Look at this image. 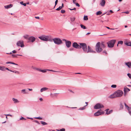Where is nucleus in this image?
I'll return each instance as SVG.
<instances>
[{
	"instance_id": "393cba45",
	"label": "nucleus",
	"mask_w": 131,
	"mask_h": 131,
	"mask_svg": "<svg viewBox=\"0 0 131 131\" xmlns=\"http://www.w3.org/2000/svg\"><path fill=\"white\" fill-rule=\"evenodd\" d=\"M125 44L127 46H131V42H126L125 43Z\"/></svg>"
},
{
	"instance_id": "3c124183",
	"label": "nucleus",
	"mask_w": 131,
	"mask_h": 131,
	"mask_svg": "<svg viewBox=\"0 0 131 131\" xmlns=\"http://www.w3.org/2000/svg\"><path fill=\"white\" fill-rule=\"evenodd\" d=\"M20 120H26V118H24V117H21V118H20Z\"/></svg>"
},
{
	"instance_id": "20e7f679",
	"label": "nucleus",
	"mask_w": 131,
	"mask_h": 131,
	"mask_svg": "<svg viewBox=\"0 0 131 131\" xmlns=\"http://www.w3.org/2000/svg\"><path fill=\"white\" fill-rule=\"evenodd\" d=\"M79 44L83 51L85 52H87V46L86 44L84 43H80Z\"/></svg>"
},
{
	"instance_id": "9d476101",
	"label": "nucleus",
	"mask_w": 131,
	"mask_h": 131,
	"mask_svg": "<svg viewBox=\"0 0 131 131\" xmlns=\"http://www.w3.org/2000/svg\"><path fill=\"white\" fill-rule=\"evenodd\" d=\"M35 38L34 36L30 37L28 38V40H29L28 42H33L35 41Z\"/></svg>"
},
{
	"instance_id": "a18cd8bd",
	"label": "nucleus",
	"mask_w": 131,
	"mask_h": 131,
	"mask_svg": "<svg viewBox=\"0 0 131 131\" xmlns=\"http://www.w3.org/2000/svg\"><path fill=\"white\" fill-rule=\"evenodd\" d=\"M123 43V42L122 41H119L118 42V44H121L122 45Z\"/></svg>"
},
{
	"instance_id": "f257e3e1",
	"label": "nucleus",
	"mask_w": 131,
	"mask_h": 131,
	"mask_svg": "<svg viewBox=\"0 0 131 131\" xmlns=\"http://www.w3.org/2000/svg\"><path fill=\"white\" fill-rule=\"evenodd\" d=\"M115 42L116 40H112L108 41L107 42L108 47L110 48L113 47Z\"/></svg>"
},
{
	"instance_id": "1a4fd4ad",
	"label": "nucleus",
	"mask_w": 131,
	"mask_h": 131,
	"mask_svg": "<svg viewBox=\"0 0 131 131\" xmlns=\"http://www.w3.org/2000/svg\"><path fill=\"white\" fill-rule=\"evenodd\" d=\"M17 46H20L21 47H24V46L23 44V41H18L17 43Z\"/></svg>"
},
{
	"instance_id": "bf43d9fd",
	"label": "nucleus",
	"mask_w": 131,
	"mask_h": 131,
	"mask_svg": "<svg viewBox=\"0 0 131 131\" xmlns=\"http://www.w3.org/2000/svg\"><path fill=\"white\" fill-rule=\"evenodd\" d=\"M76 0H73V2L74 4L75 3V2H76Z\"/></svg>"
},
{
	"instance_id": "8fccbe9b",
	"label": "nucleus",
	"mask_w": 131,
	"mask_h": 131,
	"mask_svg": "<svg viewBox=\"0 0 131 131\" xmlns=\"http://www.w3.org/2000/svg\"><path fill=\"white\" fill-rule=\"evenodd\" d=\"M127 75L130 78H131V74H130L128 73L127 74Z\"/></svg>"
},
{
	"instance_id": "cd10ccee",
	"label": "nucleus",
	"mask_w": 131,
	"mask_h": 131,
	"mask_svg": "<svg viewBox=\"0 0 131 131\" xmlns=\"http://www.w3.org/2000/svg\"><path fill=\"white\" fill-rule=\"evenodd\" d=\"M40 122L41 124L43 125H47L48 124L47 123L43 121H41Z\"/></svg>"
},
{
	"instance_id": "6e6d98bb",
	"label": "nucleus",
	"mask_w": 131,
	"mask_h": 131,
	"mask_svg": "<svg viewBox=\"0 0 131 131\" xmlns=\"http://www.w3.org/2000/svg\"><path fill=\"white\" fill-rule=\"evenodd\" d=\"M71 10H76V8H73V9H69Z\"/></svg>"
},
{
	"instance_id": "4c0bfd02",
	"label": "nucleus",
	"mask_w": 131,
	"mask_h": 131,
	"mask_svg": "<svg viewBox=\"0 0 131 131\" xmlns=\"http://www.w3.org/2000/svg\"><path fill=\"white\" fill-rule=\"evenodd\" d=\"M57 93H54L53 94H51L52 95L51 96L52 97H54L56 96Z\"/></svg>"
},
{
	"instance_id": "dca6fc26",
	"label": "nucleus",
	"mask_w": 131,
	"mask_h": 131,
	"mask_svg": "<svg viewBox=\"0 0 131 131\" xmlns=\"http://www.w3.org/2000/svg\"><path fill=\"white\" fill-rule=\"evenodd\" d=\"M125 64L129 68H131V62H125Z\"/></svg>"
},
{
	"instance_id": "49530a36",
	"label": "nucleus",
	"mask_w": 131,
	"mask_h": 131,
	"mask_svg": "<svg viewBox=\"0 0 131 131\" xmlns=\"http://www.w3.org/2000/svg\"><path fill=\"white\" fill-rule=\"evenodd\" d=\"M125 107H126L127 108H129V107L125 103H124Z\"/></svg>"
},
{
	"instance_id": "13d9d810",
	"label": "nucleus",
	"mask_w": 131,
	"mask_h": 131,
	"mask_svg": "<svg viewBox=\"0 0 131 131\" xmlns=\"http://www.w3.org/2000/svg\"><path fill=\"white\" fill-rule=\"evenodd\" d=\"M5 115H6V116H12V115L9 114H5Z\"/></svg>"
},
{
	"instance_id": "ddd939ff",
	"label": "nucleus",
	"mask_w": 131,
	"mask_h": 131,
	"mask_svg": "<svg viewBox=\"0 0 131 131\" xmlns=\"http://www.w3.org/2000/svg\"><path fill=\"white\" fill-rule=\"evenodd\" d=\"M66 44L67 47V48H69L71 46V43L70 41H67L66 42Z\"/></svg>"
},
{
	"instance_id": "b1692460",
	"label": "nucleus",
	"mask_w": 131,
	"mask_h": 131,
	"mask_svg": "<svg viewBox=\"0 0 131 131\" xmlns=\"http://www.w3.org/2000/svg\"><path fill=\"white\" fill-rule=\"evenodd\" d=\"M100 45L101 47L103 48H104L105 47V45L103 42H102L101 44H100Z\"/></svg>"
},
{
	"instance_id": "423d86ee",
	"label": "nucleus",
	"mask_w": 131,
	"mask_h": 131,
	"mask_svg": "<svg viewBox=\"0 0 131 131\" xmlns=\"http://www.w3.org/2000/svg\"><path fill=\"white\" fill-rule=\"evenodd\" d=\"M72 46L73 47L76 49H80L81 48V46L79 45L77 43L74 42L72 44Z\"/></svg>"
},
{
	"instance_id": "680f3d73",
	"label": "nucleus",
	"mask_w": 131,
	"mask_h": 131,
	"mask_svg": "<svg viewBox=\"0 0 131 131\" xmlns=\"http://www.w3.org/2000/svg\"><path fill=\"white\" fill-rule=\"evenodd\" d=\"M74 48H71L70 49V51H72L74 50Z\"/></svg>"
},
{
	"instance_id": "39448f33",
	"label": "nucleus",
	"mask_w": 131,
	"mask_h": 131,
	"mask_svg": "<svg viewBox=\"0 0 131 131\" xmlns=\"http://www.w3.org/2000/svg\"><path fill=\"white\" fill-rule=\"evenodd\" d=\"M103 105L100 103H98L96 104L94 106V108L95 109H97L101 108H103Z\"/></svg>"
},
{
	"instance_id": "4468645a",
	"label": "nucleus",
	"mask_w": 131,
	"mask_h": 131,
	"mask_svg": "<svg viewBox=\"0 0 131 131\" xmlns=\"http://www.w3.org/2000/svg\"><path fill=\"white\" fill-rule=\"evenodd\" d=\"M12 100L13 101L14 103L15 104H17L19 102V101L16 99L13 98L12 99Z\"/></svg>"
},
{
	"instance_id": "7c9ffc66",
	"label": "nucleus",
	"mask_w": 131,
	"mask_h": 131,
	"mask_svg": "<svg viewBox=\"0 0 131 131\" xmlns=\"http://www.w3.org/2000/svg\"><path fill=\"white\" fill-rule=\"evenodd\" d=\"M123 105L122 103H121L120 104V109L122 110L123 109Z\"/></svg>"
},
{
	"instance_id": "c85d7f7f",
	"label": "nucleus",
	"mask_w": 131,
	"mask_h": 131,
	"mask_svg": "<svg viewBox=\"0 0 131 131\" xmlns=\"http://www.w3.org/2000/svg\"><path fill=\"white\" fill-rule=\"evenodd\" d=\"M16 53V51L15 50H13L12 51V52H11L9 53H6V54H12V53Z\"/></svg>"
},
{
	"instance_id": "4be33fe9",
	"label": "nucleus",
	"mask_w": 131,
	"mask_h": 131,
	"mask_svg": "<svg viewBox=\"0 0 131 131\" xmlns=\"http://www.w3.org/2000/svg\"><path fill=\"white\" fill-rule=\"evenodd\" d=\"M21 92L24 94H27L28 93V91L25 89H23L21 90Z\"/></svg>"
},
{
	"instance_id": "de8ad7c7",
	"label": "nucleus",
	"mask_w": 131,
	"mask_h": 131,
	"mask_svg": "<svg viewBox=\"0 0 131 131\" xmlns=\"http://www.w3.org/2000/svg\"><path fill=\"white\" fill-rule=\"evenodd\" d=\"M5 70H6L9 71H12V70H11L9 69L8 68H5Z\"/></svg>"
},
{
	"instance_id": "09e8293b",
	"label": "nucleus",
	"mask_w": 131,
	"mask_h": 131,
	"mask_svg": "<svg viewBox=\"0 0 131 131\" xmlns=\"http://www.w3.org/2000/svg\"><path fill=\"white\" fill-rule=\"evenodd\" d=\"M65 12V11L64 10L62 9L61 10V12L62 13H64Z\"/></svg>"
},
{
	"instance_id": "f3484780",
	"label": "nucleus",
	"mask_w": 131,
	"mask_h": 131,
	"mask_svg": "<svg viewBox=\"0 0 131 131\" xmlns=\"http://www.w3.org/2000/svg\"><path fill=\"white\" fill-rule=\"evenodd\" d=\"M13 5L12 4H10L9 5H6L4 6V7L6 9H8L11 8L13 7Z\"/></svg>"
},
{
	"instance_id": "c756f323",
	"label": "nucleus",
	"mask_w": 131,
	"mask_h": 131,
	"mask_svg": "<svg viewBox=\"0 0 131 131\" xmlns=\"http://www.w3.org/2000/svg\"><path fill=\"white\" fill-rule=\"evenodd\" d=\"M6 63H7V64L10 63V64H13L15 65H18V64L15 63H13V62H6Z\"/></svg>"
},
{
	"instance_id": "7ed1b4c3",
	"label": "nucleus",
	"mask_w": 131,
	"mask_h": 131,
	"mask_svg": "<svg viewBox=\"0 0 131 131\" xmlns=\"http://www.w3.org/2000/svg\"><path fill=\"white\" fill-rule=\"evenodd\" d=\"M115 96L116 97H121L123 94V92L121 90H118L115 92Z\"/></svg>"
},
{
	"instance_id": "f704fd0d",
	"label": "nucleus",
	"mask_w": 131,
	"mask_h": 131,
	"mask_svg": "<svg viewBox=\"0 0 131 131\" xmlns=\"http://www.w3.org/2000/svg\"><path fill=\"white\" fill-rule=\"evenodd\" d=\"M28 35H24V36H23V37L25 39H28Z\"/></svg>"
},
{
	"instance_id": "37998d69",
	"label": "nucleus",
	"mask_w": 131,
	"mask_h": 131,
	"mask_svg": "<svg viewBox=\"0 0 131 131\" xmlns=\"http://www.w3.org/2000/svg\"><path fill=\"white\" fill-rule=\"evenodd\" d=\"M116 85L115 84H113L111 86V87L112 88H115L116 87Z\"/></svg>"
},
{
	"instance_id": "e2e57ef3",
	"label": "nucleus",
	"mask_w": 131,
	"mask_h": 131,
	"mask_svg": "<svg viewBox=\"0 0 131 131\" xmlns=\"http://www.w3.org/2000/svg\"><path fill=\"white\" fill-rule=\"evenodd\" d=\"M35 18L36 19H39L40 18L38 16H37V17L35 16Z\"/></svg>"
},
{
	"instance_id": "f03ea898",
	"label": "nucleus",
	"mask_w": 131,
	"mask_h": 131,
	"mask_svg": "<svg viewBox=\"0 0 131 131\" xmlns=\"http://www.w3.org/2000/svg\"><path fill=\"white\" fill-rule=\"evenodd\" d=\"M100 43L98 42L96 44L95 46V50L98 53H99L102 51V48L100 47Z\"/></svg>"
},
{
	"instance_id": "a211bd4d",
	"label": "nucleus",
	"mask_w": 131,
	"mask_h": 131,
	"mask_svg": "<svg viewBox=\"0 0 131 131\" xmlns=\"http://www.w3.org/2000/svg\"><path fill=\"white\" fill-rule=\"evenodd\" d=\"M116 97V96H115V92L113 94H111L108 96L109 98L111 99H113Z\"/></svg>"
},
{
	"instance_id": "0e129e2a",
	"label": "nucleus",
	"mask_w": 131,
	"mask_h": 131,
	"mask_svg": "<svg viewBox=\"0 0 131 131\" xmlns=\"http://www.w3.org/2000/svg\"><path fill=\"white\" fill-rule=\"evenodd\" d=\"M124 13H126L127 14H128L129 13V12L128 11L126 12H125Z\"/></svg>"
},
{
	"instance_id": "473e14b6",
	"label": "nucleus",
	"mask_w": 131,
	"mask_h": 131,
	"mask_svg": "<svg viewBox=\"0 0 131 131\" xmlns=\"http://www.w3.org/2000/svg\"><path fill=\"white\" fill-rule=\"evenodd\" d=\"M102 13V12L100 11H99L96 12V14L97 15H99L101 14Z\"/></svg>"
},
{
	"instance_id": "412c9836",
	"label": "nucleus",
	"mask_w": 131,
	"mask_h": 131,
	"mask_svg": "<svg viewBox=\"0 0 131 131\" xmlns=\"http://www.w3.org/2000/svg\"><path fill=\"white\" fill-rule=\"evenodd\" d=\"M48 89V88L46 87L43 88L41 89L40 91L41 92H42L43 91H46Z\"/></svg>"
},
{
	"instance_id": "5fc2aeb1",
	"label": "nucleus",
	"mask_w": 131,
	"mask_h": 131,
	"mask_svg": "<svg viewBox=\"0 0 131 131\" xmlns=\"http://www.w3.org/2000/svg\"><path fill=\"white\" fill-rule=\"evenodd\" d=\"M57 4V0H56L55 2V5L53 8H54L55 6Z\"/></svg>"
},
{
	"instance_id": "72a5a7b5",
	"label": "nucleus",
	"mask_w": 131,
	"mask_h": 131,
	"mask_svg": "<svg viewBox=\"0 0 131 131\" xmlns=\"http://www.w3.org/2000/svg\"><path fill=\"white\" fill-rule=\"evenodd\" d=\"M75 19V18L74 17H71L70 18L71 21L72 22L74 21Z\"/></svg>"
},
{
	"instance_id": "052dcab7",
	"label": "nucleus",
	"mask_w": 131,
	"mask_h": 131,
	"mask_svg": "<svg viewBox=\"0 0 131 131\" xmlns=\"http://www.w3.org/2000/svg\"><path fill=\"white\" fill-rule=\"evenodd\" d=\"M106 27L108 29H112V30H113V29H114L110 28L109 27Z\"/></svg>"
},
{
	"instance_id": "2f4dec72",
	"label": "nucleus",
	"mask_w": 131,
	"mask_h": 131,
	"mask_svg": "<svg viewBox=\"0 0 131 131\" xmlns=\"http://www.w3.org/2000/svg\"><path fill=\"white\" fill-rule=\"evenodd\" d=\"M80 26L81 27L84 29H86V27L85 26L81 24L80 25Z\"/></svg>"
},
{
	"instance_id": "ea45409f",
	"label": "nucleus",
	"mask_w": 131,
	"mask_h": 131,
	"mask_svg": "<svg viewBox=\"0 0 131 131\" xmlns=\"http://www.w3.org/2000/svg\"><path fill=\"white\" fill-rule=\"evenodd\" d=\"M85 106H84L83 107H80L79 108V110H84L85 109Z\"/></svg>"
},
{
	"instance_id": "69168bd1",
	"label": "nucleus",
	"mask_w": 131,
	"mask_h": 131,
	"mask_svg": "<svg viewBox=\"0 0 131 131\" xmlns=\"http://www.w3.org/2000/svg\"><path fill=\"white\" fill-rule=\"evenodd\" d=\"M28 89L30 91H32V89Z\"/></svg>"
},
{
	"instance_id": "774afa93",
	"label": "nucleus",
	"mask_w": 131,
	"mask_h": 131,
	"mask_svg": "<svg viewBox=\"0 0 131 131\" xmlns=\"http://www.w3.org/2000/svg\"><path fill=\"white\" fill-rule=\"evenodd\" d=\"M129 113L131 115V111H129Z\"/></svg>"
},
{
	"instance_id": "6ab92c4d",
	"label": "nucleus",
	"mask_w": 131,
	"mask_h": 131,
	"mask_svg": "<svg viewBox=\"0 0 131 131\" xmlns=\"http://www.w3.org/2000/svg\"><path fill=\"white\" fill-rule=\"evenodd\" d=\"M130 90L128 88H127L126 87H125L124 88V94L125 95V94L126 93V92H128Z\"/></svg>"
},
{
	"instance_id": "f8f14e48",
	"label": "nucleus",
	"mask_w": 131,
	"mask_h": 131,
	"mask_svg": "<svg viewBox=\"0 0 131 131\" xmlns=\"http://www.w3.org/2000/svg\"><path fill=\"white\" fill-rule=\"evenodd\" d=\"M48 41H53L56 44H57V38H56L54 39H51L48 36Z\"/></svg>"
},
{
	"instance_id": "bb28decb",
	"label": "nucleus",
	"mask_w": 131,
	"mask_h": 131,
	"mask_svg": "<svg viewBox=\"0 0 131 131\" xmlns=\"http://www.w3.org/2000/svg\"><path fill=\"white\" fill-rule=\"evenodd\" d=\"M63 7V4L62 3V4L61 6H60L58 8V10H60Z\"/></svg>"
},
{
	"instance_id": "0eeeda50",
	"label": "nucleus",
	"mask_w": 131,
	"mask_h": 131,
	"mask_svg": "<svg viewBox=\"0 0 131 131\" xmlns=\"http://www.w3.org/2000/svg\"><path fill=\"white\" fill-rule=\"evenodd\" d=\"M101 110H99L94 114V115L95 116H98L101 114H103L104 112L103 111H101Z\"/></svg>"
},
{
	"instance_id": "864d4df0",
	"label": "nucleus",
	"mask_w": 131,
	"mask_h": 131,
	"mask_svg": "<svg viewBox=\"0 0 131 131\" xmlns=\"http://www.w3.org/2000/svg\"><path fill=\"white\" fill-rule=\"evenodd\" d=\"M74 4H75L76 5V6H77L78 7H79L80 6V5L78 3H75Z\"/></svg>"
},
{
	"instance_id": "4d7b16f0",
	"label": "nucleus",
	"mask_w": 131,
	"mask_h": 131,
	"mask_svg": "<svg viewBox=\"0 0 131 131\" xmlns=\"http://www.w3.org/2000/svg\"><path fill=\"white\" fill-rule=\"evenodd\" d=\"M35 122L36 123H37L38 124H40V123L39 122L37 121V120H35Z\"/></svg>"
},
{
	"instance_id": "aec40b11",
	"label": "nucleus",
	"mask_w": 131,
	"mask_h": 131,
	"mask_svg": "<svg viewBox=\"0 0 131 131\" xmlns=\"http://www.w3.org/2000/svg\"><path fill=\"white\" fill-rule=\"evenodd\" d=\"M109 110V109H107L105 110L106 113V114L107 115H108L112 113L113 111L112 110H110L109 112H108V110Z\"/></svg>"
},
{
	"instance_id": "5701e85b",
	"label": "nucleus",
	"mask_w": 131,
	"mask_h": 131,
	"mask_svg": "<svg viewBox=\"0 0 131 131\" xmlns=\"http://www.w3.org/2000/svg\"><path fill=\"white\" fill-rule=\"evenodd\" d=\"M62 42V41L61 39L58 38V45L61 44Z\"/></svg>"
},
{
	"instance_id": "79ce46f5",
	"label": "nucleus",
	"mask_w": 131,
	"mask_h": 131,
	"mask_svg": "<svg viewBox=\"0 0 131 131\" xmlns=\"http://www.w3.org/2000/svg\"><path fill=\"white\" fill-rule=\"evenodd\" d=\"M11 55L12 57L13 58L17 57V54L15 55V54H12Z\"/></svg>"
},
{
	"instance_id": "338daca9",
	"label": "nucleus",
	"mask_w": 131,
	"mask_h": 131,
	"mask_svg": "<svg viewBox=\"0 0 131 131\" xmlns=\"http://www.w3.org/2000/svg\"><path fill=\"white\" fill-rule=\"evenodd\" d=\"M39 99L41 101H42L43 100V99L42 98H39Z\"/></svg>"
},
{
	"instance_id": "6e6552de",
	"label": "nucleus",
	"mask_w": 131,
	"mask_h": 131,
	"mask_svg": "<svg viewBox=\"0 0 131 131\" xmlns=\"http://www.w3.org/2000/svg\"><path fill=\"white\" fill-rule=\"evenodd\" d=\"M39 38L41 40L43 41H48V36H43L39 37Z\"/></svg>"
},
{
	"instance_id": "2eb2a0df",
	"label": "nucleus",
	"mask_w": 131,
	"mask_h": 131,
	"mask_svg": "<svg viewBox=\"0 0 131 131\" xmlns=\"http://www.w3.org/2000/svg\"><path fill=\"white\" fill-rule=\"evenodd\" d=\"M105 4V0H101L100 2V4L102 7L104 6Z\"/></svg>"
},
{
	"instance_id": "9b49d317",
	"label": "nucleus",
	"mask_w": 131,
	"mask_h": 131,
	"mask_svg": "<svg viewBox=\"0 0 131 131\" xmlns=\"http://www.w3.org/2000/svg\"><path fill=\"white\" fill-rule=\"evenodd\" d=\"M85 52L87 53L89 52L95 53L96 52L95 51L93 50L90 46H88V50H87V52Z\"/></svg>"
},
{
	"instance_id": "e433bc0d",
	"label": "nucleus",
	"mask_w": 131,
	"mask_h": 131,
	"mask_svg": "<svg viewBox=\"0 0 131 131\" xmlns=\"http://www.w3.org/2000/svg\"><path fill=\"white\" fill-rule=\"evenodd\" d=\"M20 4L22 5H23L24 6H25L26 5V4L25 3H24L23 2H20Z\"/></svg>"
},
{
	"instance_id": "58836bf2",
	"label": "nucleus",
	"mask_w": 131,
	"mask_h": 131,
	"mask_svg": "<svg viewBox=\"0 0 131 131\" xmlns=\"http://www.w3.org/2000/svg\"><path fill=\"white\" fill-rule=\"evenodd\" d=\"M83 19L84 20H87L88 19V18L87 16H84V17Z\"/></svg>"
},
{
	"instance_id": "c03bdc74",
	"label": "nucleus",
	"mask_w": 131,
	"mask_h": 131,
	"mask_svg": "<svg viewBox=\"0 0 131 131\" xmlns=\"http://www.w3.org/2000/svg\"><path fill=\"white\" fill-rule=\"evenodd\" d=\"M65 129L64 128H62L60 129H58V131H65Z\"/></svg>"
},
{
	"instance_id": "c9c22d12",
	"label": "nucleus",
	"mask_w": 131,
	"mask_h": 131,
	"mask_svg": "<svg viewBox=\"0 0 131 131\" xmlns=\"http://www.w3.org/2000/svg\"><path fill=\"white\" fill-rule=\"evenodd\" d=\"M39 71L42 72L43 73H45L46 72V70H44L41 69L39 70Z\"/></svg>"
},
{
	"instance_id": "a878e982",
	"label": "nucleus",
	"mask_w": 131,
	"mask_h": 131,
	"mask_svg": "<svg viewBox=\"0 0 131 131\" xmlns=\"http://www.w3.org/2000/svg\"><path fill=\"white\" fill-rule=\"evenodd\" d=\"M0 70L2 71H4L5 70V67H4L0 66Z\"/></svg>"
},
{
	"instance_id": "a19ab883",
	"label": "nucleus",
	"mask_w": 131,
	"mask_h": 131,
	"mask_svg": "<svg viewBox=\"0 0 131 131\" xmlns=\"http://www.w3.org/2000/svg\"><path fill=\"white\" fill-rule=\"evenodd\" d=\"M34 118L37 119H39L40 120H42V118L40 117H35Z\"/></svg>"
},
{
	"instance_id": "603ef678",
	"label": "nucleus",
	"mask_w": 131,
	"mask_h": 131,
	"mask_svg": "<svg viewBox=\"0 0 131 131\" xmlns=\"http://www.w3.org/2000/svg\"><path fill=\"white\" fill-rule=\"evenodd\" d=\"M14 73H17L18 74H19V71H14Z\"/></svg>"
}]
</instances>
